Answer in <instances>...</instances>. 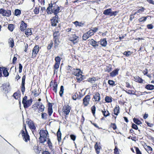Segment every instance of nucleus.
<instances>
[{"label": "nucleus", "instance_id": "nucleus-1", "mask_svg": "<svg viewBox=\"0 0 154 154\" xmlns=\"http://www.w3.org/2000/svg\"><path fill=\"white\" fill-rule=\"evenodd\" d=\"M40 135L39 139L41 143H44L47 140V138L48 137V133L47 130H40L39 132Z\"/></svg>", "mask_w": 154, "mask_h": 154}, {"label": "nucleus", "instance_id": "nucleus-2", "mask_svg": "<svg viewBox=\"0 0 154 154\" xmlns=\"http://www.w3.org/2000/svg\"><path fill=\"white\" fill-rule=\"evenodd\" d=\"M82 72L79 69H75L73 71V74L76 76V79L79 82L82 80L83 75L82 74Z\"/></svg>", "mask_w": 154, "mask_h": 154}, {"label": "nucleus", "instance_id": "nucleus-3", "mask_svg": "<svg viewBox=\"0 0 154 154\" xmlns=\"http://www.w3.org/2000/svg\"><path fill=\"white\" fill-rule=\"evenodd\" d=\"M32 102V98L27 100V97L25 96L23 98L22 100V103L23 104L24 107L25 109L31 105Z\"/></svg>", "mask_w": 154, "mask_h": 154}, {"label": "nucleus", "instance_id": "nucleus-4", "mask_svg": "<svg viewBox=\"0 0 154 154\" xmlns=\"http://www.w3.org/2000/svg\"><path fill=\"white\" fill-rule=\"evenodd\" d=\"M24 127L25 131L22 130L21 131V133L23 140L26 142H27L29 140V136L28 134L25 125H24Z\"/></svg>", "mask_w": 154, "mask_h": 154}, {"label": "nucleus", "instance_id": "nucleus-5", "mask_svg": "<svg viewBox=\"0 0 154 154\" xmlns=\"http://www.w3.org/2000/svg\"><path fill=\"white\" fill-rule=\"evenodd\" d=\"M11 11L10 10H5L3 8L0 9V14L3 16L9 17L11 14Z\"/></svg>", "mask_w": 154, "mask_h": 154}, {"label": "nucleus", "instance_id": "nucleus-6", "mask_svg": "<svg viewBox=\"0 0 154 154\" xmlns=\"http://www.w3.org/2000/svg\"><path fill=\"white\" fill-rule=\"evenodd\" d=\"M39 51V46L38 45H35L33 49L32 57L34 58L35 57Z\"/></svg>", "mask_w": 154, "mask_h": 154}, {"label": "nucleus", "instance_id": "nucleus-7", "mask_svg": "<svg viewBox=\"0 0 154 154\" xmlns=\"http://www.w3.org/2000/svg\"><path fill=\"white\" fill-rule=\"evenodd\" d=\"M90 99V96L89 95H87L83 99V103L84 106H87L89 104Z\"/></svg>", "mask_w": 154, "mask_h": 154}, {"label": "nucleus", "instance_id": "nucleus-8", "mask_svg": "<svg viewBox=\"0 0 154 154\" xmlns=\"http://www.w3.org/2000/svg\"><path fill=\"white\" fill-rule=\"evenodd\" d=\"M71 107L69 105L64 106L63 108V111L64 114L68 115L70 112Z\"/></svg>", "mask_w": 154, "mask_h": 154}, {"label": "nucleus", "instance_id": "nucleus-9", "mask_svg": "<svg viewBox=\"0 0 154 154\" xmlns=\"http://www.w3.org/2000/svg\"><path fill=\"white\" fill-rule=\"evenodd\" d=\"M93 101L96 102H99L100 99V94L98 92H96L93 96L92 99Z\"/></svg>", "mask_w": 154, "mask_h": 154}, {"label": "nucleus", "instance_id": "nucleus-10", "mask_svg": "<svg viewBox=\"0 0 154 154\" xmlns=\"http://www.w3.org/2000/svg\"><path fill=\"white\" fill-rule=\"evenodd\" d=\"M26 79V76L25 75H24L22 78V84H21V91L22 93L23 94L25 90V80Z\"/></svg>", "mask_w": 154, "mask_h": 154}, {"label": "nucleus", "instance_id": "nucleus-11", "mask_svg": "<svg viewBox=\"0 0 154 154\" xmlns=\"http://www.w3.org/2000/svg\"><path fill=\"white\" fill-rule=\"evenodd\" d=\"M60 33L58 31H57L54 33L53 36L54 42L56 44L58 41V39L60 36Z\"/></svg>", "mask_w": 154, "mask_h": 154}, {"label": "nucleus", "instance_id": "nucleus-12", "mask_svg": "<svg viewBox=\"0 0 154 154\" xmlns=\"http://www.w3.org/2000/svg\"><path fill=\"white\" fill-rule=\"evenodd\" d=\"M60 8L59 6L57 5L55 6L54 7L53 9H52V13H54L55 15V16H57V14L60 12Z\"/></svg>", "mask_w": 154, "mask_h": 154}, {"label": "nucleus", "instance_id": "nucleus-13", "mask_svg": "<svg viewBox=\"0 0 154 154\" xmlns=\"http://www.w3.org/2000/svg\"><path fill=\"white\" fill-rule=\"evenodd\" d=\"M28 124L30 128L32 129V132L34 134V130H35L36 128L34 123L32 121H30L28 122Z\"/></svg>", "mask_w": 154, "mask_h": 154}, {"label": "nucleus", "instance_id": "nucleus-14", "mask_svg": "<svg viewBox=\"0 0 154 154\" xmlns=\"http://www.w3.org/2000/svg\"><path fill=\"white\" fill-rule=\"evenodd\" d=\"M94 148L95 149L97 153V154H99L100 151L101 149L100 144L97 143H96V144L94 146Z\"/></svg>", "mask_w": 154, "mask_h": 154}, {"label": "nucleus", "instance_id": "nucleus-15", "mask_svg": "<svg viewBox=\"0 0 154 154\" xmlns=\"http://www.w3.org/2000/svg\"><path fill=\"white\" fill-rule=\"evenodd\" d=\"M51 20V26H56L57 23H58L56 16L53 17L52 19Z\"/></svg>", "mask_w": 154, "mask_h": 154}, {"label": "nucleus", "instance_id": "nucleus-16", "mask_svg": "<svg viewBox=\"0 0 154 154\" xmlns=\"http://www.w3.org/2000/svg\"><path fill=\"white\" fill-rule=\"evenodd\" d=\"M36 106L40 112H43L44 111L45 107L42 103H38L37 104Z\"/></svg>", "mask_w": 154, "mask_h": 154}, {"label": "nucleus", "instance_id": "nucleus-17", "mask_svg": "<svg viewBox=\"0 0 154 154\" xmlns=\"http://www.w3.org/2000/svg\"><path fill=\"white\" fill-rule=\"evenodd\" d=\"M27 26V24L25 23L23 21H22L20 27V30L22 31H24L26 29Z\"/></svg>", "mask_w": 154, "mask_h": 154}, {"label": "nucleus", "instance_id": "nucleus-18", "mask_svg": "<svg viewBox=\"0 0 154 154\" xmlns=\"http://www.w3.org/2000/svg\"><path fill=\"white\" fill-rule=\"evenodd\" d=\"M78 38V36H76L75 35L73 34L72 35V36L70 37L69 40L71 41L72 42L75 44V42H76Z\"/></svg>", "mask_w": 154, "mask_h": 154}, {"label": "nucleus", "instance_id": "nucleus-19", "mask_svg": "<svg viewBox=\"0 0 154 154\" xmlns=\"http://www.w3.org/2000/svg\"><path fill=\"white\" fill-rule=\"evenodd\" d=\"M100 45L103 47H106L107 42L106 38L101 39L100 41Z\"/></svg>", "mask_w": 154, "mask_h": 154}, {"label": "nucleus", "instance_id": "nucleus-20", "mask_svg": "<svg viewBox=\"0 0 154 154\" xmlns=\"http://www.w3.org/2000/svg\"><path fill=\"white\" fill-rule=\"evenodd\" d=\"M48 115L51 116L53 113V109L52 105L50 103L48 108Z\"/></svg>", "mask_w": 154, "mask_h": 154}, {"label": "nucleus", "instance_id": "nucleus-21", "mask_svg": "<svg viewBox=\"0 0 154 154\" xmlns=\"http://www.w3.org/2000/svg\"><path fill=\"white\" fill-rule=\"evenodd\" d=\"M111 11L112 10L111 8L108 9L103 11V14L105 15H110L111 16Z\"/></svg>", "mask_w": 154, "mask_h": 154}, {"label": "nucleus", "instance_id": "nucleus-22", "mask_svg": "<svg viewBox=\"0 0 154 154\" xmlns=\"http://www.w3.org/2000/svg\"><path fill=\"white\" fill-rule=\"evenodd\" d=\"M101 112L104 116L105 117L109 116L110 114L109 111L105 109H104V110H102Z\"/></svg>", "mask_w": 154, "mask_h": 154}, {"label": "nucleus", "instance_id": "nucleus-23", "mask_svg": "<svg viewBox=\"0 0 154 154\" xmlns=\"http://www.w3.org/2000/svg\"><path fill=\"white\" fill-rule=\"evenodd\" d=\"M57 140L59 142L61 140V133L60 131V129L59 128L57 133Z\"/></svg>", "mask_w": 154, "mask_h": 154}, {"label": "nucleus", "instance_id": "nucleus-24", "mask_svg": "<svg viewBox=\"0 0 154 154\" xmlns=\"http://www.w3.org/2000/svg\"><path fill=\"white\" fill-rule=\"evenodd\" d=\"M119 69H117L112 71L110 73V75L112 77H114L118 74Z\"/></svg>", "mask_w": 154, "mask_h": 154}, {"label": "nucleus", "instance_id": "nucleus-25", "mask_svg": "<svg viewBox=\"0 0 154 154\" xmlns=\"http://www.w3.org/2000/svg\"><path fill=\"white\" fill-rule=\"evenodd\" d=\"M91 44L95 48L97 47L98 46V45L97 44V42L94 41L93 39H91Z\"/></svg>", "mask_w": 154, "mask_h": 154}, {"label": "nucleus", "instance_id": "nucleus-26", "mask_svg": "<svg viewBox=\"0 0 154 154\" xmlns=\"http://www.w3.org/2000/svg\"><path fill=\"white\" fill-rule=\"evenodd\" d=\"M90 37H91L90 35H89V34H88V32H87L86 33L83 34V35L82 36V38L83 40H86Z\"/></svg>", "mask_w": 154, "mask_h": 154}, {"label": "nucleus", "instance_id": "nucleus-27", "mask_svg": "<svg viewBox=\"0 0 154 154\" xmlns=\"http://www.w3.org/2000/svg\"><path fill=\"white\" fill-rule=\"evenodd\" d=\"M145 88L148 90H152L154 89V86L151 85H146Z\"/></svg>", "mask_w": 154, "mask_h": 154}, {"label": "nucleus", "instance_id": "nucleus-28", "mask_svg": "<svg viewBox=\"0 0 154 154\" xmlns=\"http://www.w3.org/2000/svg\"><path fill=\"white\" fill-rule=\"evenodd\" d=\"M134 79L135 81L140 83H142L143 81V80L139 76H136L135 77H134Z\"/></svg>", "mask_w": 154, "mask_h": 154}, {"label": "nucleus", "instance_id": "nucleus-29", "mask_svg": "<svg viewBox=\"0 0 154 154\" xmlns=\"http://www.w3.org/2000/svg\"><path fill=\"white\" fill-rule=\"evenodd\" d=\"M8 42L10 47L13 48L14 46V41L13 38H10L9 39Z\"/></svg>", "mask_w": 154, "mask_h": 154}, {"label": "nucleus", "instance_id": "nucleus-30", "mask_svg": "<svg viewBox=\"0 0 154 154\" xmlns=\"http://www.w3.org/2000/svg\"><path fill=\"white\" fill-rule=\"evenodd\" d=\"M35 152L37 153H39L41 151L40 148H39L38 146H35L33 147Z\"/></svg>", "mask_w": 154, "mask_h": 154}, {"label": "nucleus", "instance_id": "nucleus-31", "mask_svg": "<svg viewBox=\"0 0 154 154\" xmlns=\"http://www.w3.org/2000/svg\"><path fill=\"white\" fill-rule=\"evenodd\" d=\"M74 24L76 26H82L84 24V23L82 22H79L78 21H76L74 22Z\"/></svg>", "mask_w": 154, "mask_h": 154}, {"label": "nucleus", "instance_id": "nucleus-32", "mask_svg": "<svg viewBox=\"0 0 154 154\" xmlns=\"http://www.w3.org/2000/svg\"><path fill=\"white\" fill-rule=\"evenodd\" d=\"M25 34L26 35H30L32 34L31 30L30 29H28L25 31Z\"/></svg>", "mask_w": 154, "mask_h": 154}, {"label": "nucleus", "instance_id": "nucleus-33", "mask_svg": "<svg viewBox=\"0 0 154 154\" xmlns=\"http://www.w3.org/2000/svg\"><path fill=\"white\" fill-rule=\"evenodd\" d=\"M2 72L3 75L5 76L6 77L8 75V72L7 70L5 68H3Z\"/></svg>", "mask_w": 154, "mask_h": 154}, {"label": "nucleus", "instance_id": "nucleus-34", "mask_svg": "<svg viewBox=\"0 0 154 154\" xmlns=\"http://www.w3.org/2000/svg\"><path fill=\"white\" fill-rule=\"evenodd\" d=\"M20 94L19 92H16L14 93L13 96L16 99H17L20 96Z\"/></svg>", "mask_w": 154, "mask_h": 154}, {"label": "nucleus", "instance_id": "nucleus-35", "mask_svg": "<svg viewBox=\"0 0 154 154\" xmlns=\"http://www.w3.org/2000/svg\"><path fill=\"white\" fill-rule=\"evenodd\" d=\"M64 87L63 86H61L60 88V90L59 92V94L60 97H62L63 96V92H64Z\"/></svg>", "mask_w": 154, "mask_h": 154}, {"label": "nucleus", "instance_id": "nucleus-36", "mask_svg": "<svg viewBox=\"0 0 154 154\" xmlns=\"http://www.w3.org/2000/svg\"><path fill=\"white\" fill-rule=\"evenodd\" d=\"M133 121L137 125H140V124H142V122H141L140 121L135 118H134L133 119Z\"/></svg>", "mask_w": 154, "mask_h": 154}, {"label": "nucleus", "instance_id": "nucleus-37", "mask_svg": "<svg viewBox=\"0 0 154 154\" xmlns=\"http://www.w3.org/2000/svg\"><path fill=\"white\" fill-rule=\"evenodd\" d=\"M96 80V78L95 77L91 78L88 79V81L91 83H94Z\"/></svg>", "mask_w": 154, "mask_h": 154}, {"label": "nucleus", "instance_id": "nucleus-38", "mask_svg": "<svg viewBox=\"0 0 154 154\" xmlns=\"http://www.w3.org/2000/svg\"><path fill=\"white\" fill-rule=\"evenodd\" d=\"M8 28L10 31L12 32L13 31L14 28V26L12 24H9L8 26Z\"/></svg>", "mask_w": 154, "mask_h": 154}, {"label": "nucleus", "instance_id": "nucleus-39", "mask_svg": "<svg viewBox=\"0 0 154 154\" xmlns=\"http://www.w3.org/2000/svg\"><path fill=\"white\" fill-rule=\"evenodd\" d=\"M114 114L118 115L119 113V107H116L114 110Z\"/></svg>", "mask_w": 154, "mask_h": 154}, {"label": "nucleus", "instance_id": "nucleus-40", "mask_svg": "<svg viewBox=\"0 0 154 154\" xmlns=\"http://www.w3.org/2000/svg\"><path fill=\"white\" fill-rule=\"evenodd\" d=\"M105 100L107 103H110L112 102L111 98L109 96H106L105 98Z\"/></svg>", "mask_w": 154, "mask_h": 154}, {"label": "nucleus", "instance_id": "nucleus-41", "mask_svg": "<svg viewBox=\"0 0 154 154\" xmlns=\"http://www.w3.org/2000/svg\"><path fill=\"white\" fill-rule=\"evenodd\" d=\"M47 114L45 113L42 112V118L43 119H47Z\"/></svg>", "mask_w": 154, "mask_h": 154}, {"label": "nucleus", "instance_id": "nucleus-42", "mask_svg": "<svg viewBox=\"0 0 154 154\" xmlns=\"http://www.w3.org/2000/svg\"><path fill=\"white\" fill-rule=\"evenodd\" d=\"M53 90L54 91L55 93H57V83L54 82V85L53 86Z\"/></svg>", "mask_w": 154, "mask_h": 154}, {"label": "nucleus", "instance_id": "nucleus-43", "mask_svg": "<svg viewBox=\"0 0 154 154\" xmlns=\"http://www.w3.org/2000/svg\"><path fill=\"white\" fill-rule=\"evenodd\" d=\"M79 95L78 94L76 93H75L73 96L72 97V99L74 100H76L77 99Z\"/></svg>", "mask_w": 154, "mask_h": 154}, {"label": "nucleus", "instance_id": "nucleus-44", "mask_svg": "<svg viewBox=\"0 0 154 154\" xmlns=\"http://www.w3.org/2000/svg\"><path fill=\"white\" fill-rule=\"evenodd\" d=\"M145 8L143 7H140V9H139L137 11V13H140L143 12Z\"/></svg>", "mask_w": 154, "mask_h": 154}, {"label": "nucleus", "instance_id": "nucleus-45", "mask_svg": "<svg viewBox=\"0 0 154 154\" xmlns=\"http://www.w3.org/2000/svg\"><path fill=\"white\" fill-rule=\"evenodd\" d=\"M147 17H143L140 18L138 20L140 22H144L146 21Z\"/></svg>", "mask_w": 154, "mask_h": 154}, {"label": "nucleus", "instance_id": "nucleus-46", "mask_svg": "<svg viewBox=\"0 0 154 154\" xmlns=\"http://www.w3.org/2000/svg\"><path fill=\"white\" fill-rule=\"evenodd\" d=\"M91 110L93 115H94L96 111V107L95 106H93L91 108Z\"/></svg>", "mask_w": 154, "mask_h": 154}, {"label": "nucleus", "instance_id": "nucleus-47", "mask_svg": "<svg viewBox=\"0 0 154 154\" xmlns=\"http://www.w3.org/2000/svg\"><path fill=\"white\" fill-rule=\"evenodd\" d=\"M131 54V52L129 51H125L124 53V54L127 57L129 56Z\"/></svg>", "mask_w": 154, "mask_h": 154}, {"label": "nucleus", "instance_id": "nucleus-48", "mask_svg": "<svg viewBox=\"0 0 154 154\" xmlns=\"http://www.w3.org/2000/svg\"><path fill=\"white\" fill-rule=\"evenodd\" d=\"M52 9L51 7H48L47 10V11L48 13L49 14H51L52 13Z\"/></svg>", "mask_w": 154, "mask_h": 154}, {"label": "nucleus", "instance_id": "nucleus-49", "mask_svg": "<svg viewBox=\"0 0 154 154\" xmlns=\"http://www.w3.org/2000/svg\"><path fill=\"white\" fill-rule=\"evenodd\" d=\"M21 13V11L19 9H16L15 11V15H19Z\"/></svg>", "mask_w": 154, "mask_h": 154}, {"label": "nucleus", "instance_id": "nucleus-50", "mask_svg": "<svg viewBox=\"0 0 154 154\" xmlns=\"http://www.w3.org/2000/svg\"><path fill=\"white\" fill-rule=\"evenodd\" d=\"M56 62L57 63H60V61L61 60L60 58L59 57L57 56L55 58V59Z\"/></svg>", "mask_w": 154, "mask_h": 154}, {"label": "nucleus", "instance_id": "nucleus-51", "mask_svg": "<svg viewBox=\"0 0 154 154\" xmlns=\"http://www.w3.org/2000/svg\"><path fill=\"white\" fill-rule=\"evenodd\" d=\"M145 148L147 151H148V152L149 151H150L151 152V151H152V149L150 146H146Z\"/></svg>", "mask_w": 154, "mask_h": 154}, {"label": "nucleus", "instance_id": "nucleus-52", "mask_svg": "<svg viewBox=\"0 0 154 154\" xmlns=\"http://www.w3.org/2000/svg\"><path fill=\"white\" fill-rule=\"evenodd\" d=\"M108 83H109V85L112 86L115 85L114 82L112 80H109L108 81Z\"/></svg>", "mask_w": 154, "mask_h": 154}, {"label": "nucleus", "instance_id": "nucleus-53", "mask_svg": "<svg viewBox=\"0 0 154 154\" xmlns=\"http://www.w3.org/2000/svg\"><path fill=\"white\" fill-rule=\"evenodd\" d=\"M39 8H35L34 10V13L35 14H38L39 12Z\"/></svg>", "mask_w": 154, "mask_h": 154}, {"label": "nucleus", "instance_id": "nucleus-54", "mask_svg": "<svg viewBox=\"0 0 154 154\" xmlns=\"http://www.w3.org/2000/svg\"><path fill=\"white\" fill-rule=\"evenodd\" d=\"M136 149V151L137 154H142L141 152L139 150V149L137 147H135Z\"/></svg>", "mask_w": 154, "mask_h": 154}, {"label": "nucleus", "instance_id": "nucleus-55", "mask_svg": "<svg viewBox=\"0 0 154 154\" xmlns=\"http://www.w3.org/2000/svg\"><path fill=\"white\" fill-rule=\"evenodd\" d=\"M60 64V63H55L54 66V69H57L59 67Z\"/></svg>", "mask_w": 154, "mask_h": 154}, {"label": "nucleus", "instance_id": "nucleus-56", "mask_svg": "<svg viewBox=\"0 0 154 154\" xmlns=\"http://www.w3.org/2000/svg\"><path fill=\"white\" fill-rule=\"evenodd\" d=\"M53 44L52 42L51 41V42L48 45L47 47L48 49V50L50 49L53 46Z\"/></svg>", "mask_w": 154, "mask_h": 154}, {"label": "nucleus", "instance_id": "nucleus-57", "mask_svg": "<svg viewBox=\"0 0 154 154\" xmlns=\"http://www.w3.org/2000/svg\"><path fill=\"white\" fill-rule=\"evenodd\" d=\"M22 66L21 64L19 63V73H21L22 72Z\"/></svg>", "mask_w": 154, "mask_h": 154}, {"label": "nucleus", "instance_id": "nucleus-58", "mask_svg": "<svg viewBox=\"0 0 154 154\" xmlns=\"http://www.w3.org/2000/svg\"><path fill=\"white\" fill-rule=\"evenodd\" d=\"M132 127L135 130H137L138 129L137 125L134 124L132 125Z\"/></svg>", "mask_w": 154, "mask_h": 154}, {"label": "nucleus", "instance_id": "nucleus-59", "mask_svg": "<svg viewBox=\"0 0 154 154\" xmlns=\"http://www.w3.org/2000/svg\"><path fill=\"white\" fill-rule=\"evenodd\" d=\"M88 34H89V35H90L91 36L93 35L94 34V32H93L91 29L90 30L88 31Z\"/></svg>", "mask_w": 154, "mask_h": 154}, {"label": "nucleus", "instance_id": "nucleus-60", "mask_svg": "<svg viewBox=\"0 0 154 154\" xmlns=\"http://www.w3.org/2000/svg\"><path fill=\"white\" fill-rule=\"evenodd\" d=\"M47 143L50 148L52 147V143L51 142V141L49 139H48V140L47 141Z\"/></svg>", "mask_w": 154, "mask_h": 154}, {"label": "nucleus", "instance_id": "nucleus-61", "mask_svg": "<svg viewBox=\"0 0 154 154\" xmlns=\"http://www.w3.org/2000/svg\"><path fill=\"white\" fill-rule=\"evenodd\" d=\"M91 29L92 30L93 32H94V33L97 31L98 29L97 27H94V28H92Z\"/></svg>", "mask_w": 154, "mask_h": 154}, {"label": "nucleus", "instance_id": "nucleus-62", "mask_svg": "<svg viewBox=\"0 0 154 154\" xmlns=\"http://www.w3.org/2000/svg\"><path fill=\"white\" fill-rule=\"evenodd\" d=\"M114 153L115 154H119L118 149L116 147L115 149H114Z\"/></svg>", "mask_w": 154, "mask_h": 154}, {"label": "nucleus", "instance_id": "nucleus-63", "mask_svg": "<svg viewBox=\"0 0 154 154\" xmlns=\"http://www.w3.org/2000/svg\"><path fill=\"white\" fill-rule=\"evenodd\" d=\"M118 12L117 11H111V16H115L116 15V14Z\"/></svg>", "mask_w": 154, "mask_h": 154}, {"label": "nucleus", "instance_id": "nucleus-64", "mask_svg": "<svg viewBox=\"0 0 154 154\" xmlns=\"http://www.w3.org/2000/svg\"><path fill=\"white\" fill-rule=\"evenodd\" d=\"M70 137H71V139L72 140L74 141L75 140L76 137L74 135L72 134L71 135H70Z\"/></svg>", "mask_w": 154, "mask_h": 154}]
</instances>
